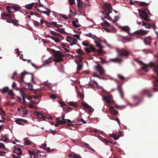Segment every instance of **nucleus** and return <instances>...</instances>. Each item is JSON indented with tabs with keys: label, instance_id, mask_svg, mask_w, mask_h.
I'll return each mask as SVG.
<instances>
[{
	"label": "nucleus",
	"instance_id": "f257e3e1",
	"mask_svg": "<svg viewBox=\"0 0 158 158\" xmlns=\"http://www.w3.org/2000/svg\"><path fill=\"white\" fill-rule=\"evenodd\" d=\"M54 55V60L56 62H59L63 60V57L64 55L61 53V52L59 51H56L54 49H51Z\"/></svg>",
	"mask_w": 158,
	"mask_h": 158
},
{
	"label": "nucleus",
	"instance_id": "f03ea898",
	"mask_svg": "<svg viewBox=\"0 0 158 158\" xmlns=\"http://www.w3.org/2000/svg\"><path fill=\"white\" fill-rule=\"evenodd\" d=\"M139 14L140 17H142L145 21H149L150 19H148V14H151L150 11L147 9H145L144 10L138 9Z\"/></svg>",
	"mask_w": 158,
	"mask_h": 158
},
{
	"label": "nucleus",
	"instance_id": "7ed1b4c3",
	"mask_svg": "<svg viewBox=\"0 0 158 158\" xmlns=\"http://www.w3.org/2000/svg\"><path fill=\"white\" fill-rule=\"evenodd\" d=\"M103 8L105 12L104 13L106 15V16H105V18L109 20H112V19L109 15V14L112 12L110 5L109 4L106 3L104 5Z\"/></svg>",
	"mask_w": 158,
	"mask_h": 158
},
{
	"label": "nucleus",
	"instance_id": "20e7f679",
	"mask_svg": "<svg viewBox=\"0 0 158 158\" xmlns=\"http://www.w3.org/2000/svg\"><path fill=\"white\" fill-rule=\"evenodd\" d=\"M103 42L101 40H98V41L95 40V43L97 47L99 48V49L97 50V52L100 55H101L103 53V51L102 49L103 46L101 44L102 42Z\"/></svg>",
	"mask_w": 158,
	"mask_h": 158
},
{
	"label": "nucleus",
	"instance_id": "39448f33",
	"mask_svg": "<svg viewBox=\"0 0 158 158\" xmlns=\"http://www.w3.org/2000/svg\"><path fill=\"white\" fill-rule=\"evenodd\" d=\"M116 50L118 55L122 56L127 57L129 54V52L124 49H118Z\"/></svg>",
	"mask_w": 158,
	"mask_h": 158
},
{
	"label": "nucleus",
	"instance_id": "423d86ee",
	"mask_svg": "<svg viewBox=\"0 0 158 158\" xmlns=\"http://www.w3.org/2000/svg\"><path fill=\"white\" fill-rule=\"evenodd\" d=\"M64 117V115L63 114L61 117L56 118V119L59 121L64 122V124L66 123H68V124L69 126H72L73 125L72 123H71V121L70 120L68 119H65Z\"/></svg>",
	"mask_w": 158,
	"mask_h": 158
},
{
	"label": "nucleus",
	"instance_id": "0eeeda50",
	"mask_svg": "<svg viewBox=\"0 0 158 158\" xmlns=\"http://www.w3.org/2000/svg\"><path fill=\"white\" fill-rule=\"evenodd\" d=\"M94 69L99 73V75H103L105 73V71L103 67L99 64L94 66Z\"/></svg>",
	"mask_w": 158,
	"mask_h": 158
},
{
	"label": "nucleus",
	"instance_id": "6e6552de",
	"mask_svg": "<svg viewBox=\"0 0 158 158\" xmlns=\"http://www.w3.org/2000/svg\"><path fill=\"white\" fill-rule=\"evenodd\" d=\"M85 51L88 53H90L92 52H96L97 51L96 49L94 47V45L91 44L88 47L85 48Z\"/></svg>",
	"mask_w": 158,
	"mask_h": 158
},
{
	"label": "nucleus",
	"instance_id": "1a4fd4ad",
	"mask_svg": "<svg viewBox=\"0 0 158 158\" xmlns=\"http://www.w3.org/2000/svg\"><path fill=\"white\" fill-rule=\"evenodd\" d=\"M66 40L68 42L70 43L71 46L76 44L77 42V40L76 39L69 36L67 37Z\"/></svg>",
	"mask_w": 158,
	"mask_h": 158
},
{
	"label": "nucleus",
	"instance_id": "9d476101",
	"mask_svg": "<svg viewBox=\"0 0 158 158\" xmlns=\"http://www.w3.org/2000/svg\"><path fill=\"white\" fill-rule=\"evenodd\" d=\"M141 95L144 94L147 96L149 98L152 96L151 91L149 89H144L141 92Z\"/></svg>",
	"mask_w": 158,
	"mask_h": 158
},
{
	"label": "nucleus",
	"instance_id": "9b49d317",
	"mask_svg": "<svg viewBox=\"0 0 158 158\" xmlns=\"http://www.w3.org/2000/svg\"><path fill=\"white\" fill-rule=\"evenodd\" d=\"M15 122L17 124L22 125H24L23 123L27 124H28V121L27 120H24L22 118H18L15 121Z\"/></svg>",
	"mask_w": 158,
	"mask_h": 158
},
{
	"label": "nucleus",
	"instance_id": "f8f14e48",
	"mask_svg": "<svg viewBox=\"0 0 158 158\" xmlns=\"http://www.w3.org/2000/svg\"><path fill=\"white\" fill-rule=\"evenodd\" d=\"M132 98L137 101V102L136 104V105L139 104L142 101L143 98L142 96H139V95H133L132 96Z\"/></svg>",
	"mask_w": 158,
	"mask_h": 158
},
{
	"label": "nucleus",
	"instance_id": "ddd939ff",
	"mask_svg": "<svg viewBox=\"0 0 158 158\" xmlns=\"http://www.w3.org/2000/svg\"><path fill=\"white\" fill-rule=\"evenodd\" d=\"M154 88L152 89L154 92L156 91H158L157 89L156 88V87H158V79L156 77H155L154 80L153 82Z\"/></svg>",
	"mask_w": 158,
	"mask_h": 158
},
{
	"label": "nucleus",
	"instance_id": "4468645a",
	"mask_svg": "<svg viewBox=\"0 0 158 158\" xmlns=\"http://www.w3.org/2000/svg\"><path fill=\"white\" fill-rule=\"evenodd\" d=\"M150 66L151 67H154V70L156 73L158 77V63H152L151 64Z\"/></svg>",
	"mask_w": 158,
	"mask_h": 158
},
{
	"label": "nucleus",
	"instance_id": "2eb2a0df",
	"mask_svg": "<svg viewBox=\"0 0 158 158\" xmlns=\"http://www.w3.org/2000/svg\"><path fill=\"white\" fill-rule=\"evenodd\" d=\"M152 39L150 37L148 36L145 38L144 40V42L146 45H150L151 43Z\"/></svg>",
	"mask_w": 158,
	"mask_h": 158
},
{
	"label": "nucleus",
	"instance_id": "dca6fc26",
	"mask_svg": "<svg viewBox=\"0 0 158 158\" xmlns=\"http://www.w3.org/2000/svg\"><path fill=\"white\" fill-rule=\"evenodd\" d=\"M135 33L137 34H139L141 35H144L147 34V32L145 31H144L142 29H140L138 31H135Z\"/></svg>",
	"mask_w": 158,
	"mask_h": 158
},
{
	"label": "nucleus",
	"instance_id": "f3484780",
	"mask_svg": "<svg viewBox=\"0 0 158 158\" xmlns=\"http://www.w3.org/2000/svg\"><path fill=\"white\" fill-rule=\"evenodd\" d=\"M109 110L110 112L114 115H118V111L115 109L113 106H111Z\"/></svg>",
	"mask_w": 158,
	"mask_h": 158
},
{
	"label": "nucleus",
	"instance_id": "a211bd4d",
	"mask_svg": "<svg viewBox=\"0 0 158 158\" xmlns=\"http://www.w3.org/2000/svg\"><path fill=\"white\" fill-rule=\"evenodd\" d=\"M28 73L26 71H24L23 73H21L20 75H19L17 77H20V80L21 82H23V77H24V76L25 74H27Z\"/></svg>",
	"mask_w": 158,
	"mask_h": 158
},
{
	"label": "nucleus",
	"instance_id": "6ab92c4d",
	"mask_svg": "<svg viewBox=\"0 0 158 158\" xmlns=\"http://www.w3.org/2000/svg\"><path fill=\"white\" fill-rule=\"evenodd\" d=\"M121 29L127 33L129 34L130 35L129 31L130 30V28L128 26H123L121 28Z\"/></svg>",
	"mask_w": 158,
	"mask_h": 158
},
{
	"label": "nucleus",
	"instance_id": "aec40b11",
	"mask_svg": "<svg viewBox=\"0 0 158 158\" xmlns=\"http://www.w3.org/2000/svg\"><path fill=\"white\" fill-rule=\"evenodd\" d=\"M24 143L27 145H30L32 144L33 143L29 140L27 138H25L24 139Z\"/></svg>",
	"mask_w": 158,
	"mask_h": 158
},
{
	"label": "nucleus",
	"instance_id": "412c9836",
	"mask_svg": "<svg viewBox=\"0 0 158 158\" xmlns=\"http://www.w3.org/2000/svg\"><path fill=\"white\" fill-rule=\"evenodd\" d=\"M103 98L108 103H110L112 100V97L110 96H104Z\"/></svg>",
	"mask_w": 158,
	"mask_h": 158
},
{
	"label": "nucleus",
	"instance_id": "4be33fe9",
	"mask_svg": "<svg viewBox=\"0 0 158 158\" xmlns=\"http://www.w3.org/2000/svg\"><path fill=\"white\" fill-rule=\"evenodd\" d=\"M59 102L60 104V106L61 107H64L67 110H68L69 109H71L73 108L69 107L68 106H67L63 102Z\"/></svg>",
	"mask_w": 158,
	"mask_h": 158
},
{
	"label": "nucleus",
	"instance_id": "5701e85b",
	"mask_svg": "<svg viewBox=\"0 0 158 158\" xmlns=\"http://www.w3.org/2000/svg\"><path fill=\"white\" fill-rule=\"evenodd\" d=\"M56 123L54 124V126L56 127H57L60 125H64V122L59 121L56 119Z\"/></svg>",
	"mask_w": 158,
	"mask_h": 158
},
{
	"label": "nucleus",
	"instance_id": "b1692460",
	"mask_svg": "<svg viewBox=\"0 0 158 158\" xmlns=\"http://www.w3.org/2000/svg\"><path fill=\"white\" fill-rule=\"evenodd\" d=\"M136 2L140 6H146L148 4V3L141 1H136Z\"/></svg>",
	"mask_w": 158,
	"mask_h": 158
},
{
	"label": "nucleus",
	"instance_id": "393cba45",
	"mask_svg": "<svg viewBox=\"0 0 158 158\" xmlns=\"http://www.w3.org/2000/svg\"><path fill=\"white\" fill-rule=\"evenodd\" d=\"M142 22L143 23L142 26H144L146 28H150L152 27V25L150 24L145 23L143 21H142Z\"/></svg>",
	"mask_w": 158,
	"mask_h": 158
},
{
	"label": "nucleus",
	"instance_id": "a878e982",
	"mask_svg": "<svg viewBox=\"0 0 158 158\" xmlns=\"http://www.w3.org/2000/svg\"><path fill=\"white\" fill-rule=\"evenodd\" d=\"M118 90L119 93L120 94V95L121 96V98L123 99L124 95V93L121 87L119 86H118Z\"/></svg>",
	"mask_w": 158,
	"mask_h": 158
},
{
	"label": "nucleus",
	"instance_id": "bb28decb",
	"mask_svg": "<svg viewBox=\"0 0 158 158\" xmlns=\"http://www.w3.org/2000/svg\"><path fill=\"white\" fill-rule=\"evenodd\" d=\"M8 95L11 97L10 98L11 99H15L14 97L15 96V94L12 90H10L9 91Z\"/></svg>",
	"mask_w": 158,
	"mask_h": 158
},
{
	"label": "nucleus",
	"instance_id": "cd10ccee",
	"mask_svg": "<svg viewBox=\"0 0 158 158\" xmlns=\"http://www.w3.org/2000/svg\"><path fill=\"white\" fill-rule=\"evenodd\" d=\"M50 33L51 34L55 36H57L58 37L62 36V35L54 31H50Z\"/></svg>",
	"mask_w": 158,
	"mask_h": 158
},
{
	"label": "nucleus",
	"instance_id": "c85d7f7f",
	"mask_svg": "<svg viewBox=\"0 0 158 158\" xmlns=\"http://www.w3.org/2000/svg\"><path fill=\"white\" fill-rule=\"evenodd\" d=\"M111 61L112 62L120 63L122 61V60L120 58H115L112 59H111Z\"/></svg>",
	"mask_w": 158,
	"mask_h": 158
},
{
	"label": "nucleus",
	"instance_id": "c756f323",
	"mask_svg": "<svg viewBox=\"0 0 158 158\" xmlns=\"http://www.w3.org/2000/svg\"><path fill=\"white\" fill-rule=\"evenodd\" d=\"M1 19H5L3 17H2V16H6V17H11V15L9 14H6V12H2V13L1 14Z\"/></svg>",
	"mask_w": 158,
	"mask_h": 158
},
{
	"label": "nucleus",
	"instance_id": "7c9ffc66",
	"mask_svg": "<svg viewBox=\"0 0 158 158\" xmlns=\"http://www.w3.org/2000/svg\"><path fill=\"white\" fill-rule=\"evenodd\" d=\"M82 106L83 107L89 110L91 109V107L87 104L86 103H84L82 104Z\"/></svg>",
	"mask_w": 158,
	"mask_h": 158
},
{
	"label": "nucleus",
	"instance_id": "2f4dec72",
	"mask_svg": "<svg viewBox=\"0 0 158 158\" xmlns=\"http://www.w3.org/2000/svg\"><path fill=\"white\" fill-rule=\"evenodd\" d=\"M34 5V3H32L31 4L27 5L25 6V8L27 9H31Z\"/></svg>",
	"mask_w": 158,
	"mask_h": 158
},
{
	"label": "nucleus",
	"instance_id": "473e14b6",
	"mask_svg": "<svg viewBox=\"0 0 158 158\" xmlns=\"http://www.w3.org/2000/svg\"><path fill=\"white\" fill-rule=\"evenodd\" d=\"M68 105L71 106H73L75 107H77L78 106V104H77L76 102H69L68 103Z\"/></svg>",
	"mask_w": 158,
	"mask_h": 158
},
{
	"label": "nucleus",
	"instance_id": "72a5a7b5",
	"mask_svg": "<svg viewBox=\"0 0 158 158\" xmlns=\"http://www.w3.org/2000/svg\"><path fill=\"white\" fill-rule=\"evenodd\" d=\"M47 10H48V11H43L42 10H40L39 9H37V10L38 11H40L42 13L44 14H46L47 15H49L50 13L51 12V10L48 9H47Z\"/></svg>",
	"mask_w": 158,
	"mask_h": 158
},
{
	"label": "nucleus",
	"instance_id": "f704fd0d",
	"mask_svg": "<svg viewBox=\"0 0 158 158\" xmlns=\"http://www.w3.org/2000/svg\"><path fill=\"white\" fill-rule=\"evenodd\" d=\"M77 71H80L83 68L82 64H79L77 63Z\"/></svg>",
	"mask_w": 158,
	"mask_h": 158
},
{
	"label": "nucleus",
	"instance_id": "c9c22d12",
	"mask_svg": "<svg viewBox=\"0 0 158 158\" xmlns=\"http://www.w3.org/2000/svg\"><path fill=\"white\" fill-rule=\"evenodd\" d=\"M72 23L73 26L75 27H78L81 26L79 24H78L76 23V21L75 20L72 21Z\"/></svg>",
	"mask_w": 158,
	"mask_h": 158
},
{
	"label": "nucleus",
	"instance_id": "e433bc0d",
	"mask_svg": "<svg viewBox=\"0 0 158 158\" xmlns=\"http://www.w3.org/2000/svg\"><path fill=\"white\" fill-rule=\"evenodd\" d=\"M76 51L78 53L81 55H84L85 54L82 50L81 49H77Z\"/></svg>",
	"mask_w": 158,
	"mask_h": 158
},
{
	"label": "nucleus",
	"instance_id": "4c0bfd02",
	"mask_svg": "<svg viewBox=\"0 0 158 158\" xmlns=\"http://www.w3.org/2000/svg\"><path fill=\"white\" fill-rule=\"evenodd\" d=\"M19 22L18 20L14 19L13 20L12 23L14 25L17 26H18L19 25V24L18 23Z\"/></svg>",
	"mask_w": 158,
	"mask_h": 158
},
{
	"label": "nucleus",
	"instance_id": "58836bf2",
	"mask_svg": "<svg viewBox=\"0 0 158 158\" xmlns=\"http://www.w3.org/2000/svg\"><path fill=\"white\" fill-rule=\"evenodd\" d=\"M9 89L8 87L7 86H6L2 88V92L3 93H5L8 91Z\"/></svg>",
	"mask_w": 158,
	"mask_h": 158
},
{
	"label": "nucleus",
	"instance_id": "ea45409f",
	"mask_svg": "<svg viewBox=\"0 0 158 158\" xmlns=\"http://www.w3.org/2000/svg\"><path fill=\"white\" fill-rule=\"evenodd\" d=\"M78 4V7H82V2L81 0H77Z\"/></svg>",
	"mask_w": 158,
	"mask_h": 158
},
{
	"label": "nucleus",
	"instance_id": "a19ab883",
	"mask_svg": "<svg viewBox=\"0 0 158 158\" xmlns=\"http://www.w3.org/2000/svg\"><path fill=\"white\" fill-rule=\"evenodd\" d=\"M81 122L83 123L84 124H85L86 123V121L84 120L82 118H81L80 120L79 119H77V124H81L80 123V122Z\"/></svg>",
	"mask_w": 158,
	"mask_h": 158
},
{
	"label": "nucleus",
	"instance_id": "79ce46f5",
	"mask_svg": "<svg viewBox=\"0 0 158 158\" xmlns=\"http://www.w3.org/2000/svg\"><path fill=\"white\" fill-rule=\"evenodd\" d=\"M101 25L102 26H110L109 23L106 21H105L104 23H101Z\"/></svg>",
	"mask_w": 158,
	"mask_h": 158
},
{
	"label": "nucleus",
	"instance_id": "37998d69",
	"mask_svg": "<svg viewBox=\"0 0 158 158\" xmlns=\"http://www.w3.org/2000/svg\"><path fill=\"white\" fill-rule=\"evenodd\" d=\"M110 137L113 138L114 139L116 140L118 139V138H116V135L115 133H113L112 134H110Z\"/></svg>",
	"mask_w": 158,
	"mask_h": 158
},
{
	"label": "nucleus",
	"instance_id": "c03bdc74",
	"mask_svg": "<svg viewBox=\"0 0 158 158\" xmlns=\"http://www.w3.org/2000/svg\"><path fill=\"white\" fill-rule=\"evenodd\" d=\"M0 148L3 149L4 150H7V148L5 147L4 144L2 143H0Z\"/></svg>",
	"mask_w": 158,
	"mask_h": 158
},
{
	"label": "nucleus",
	"instance_id": "a18cd8bd",
	"mask_svg": "<svg viewBox=\"0 0 158 158\" xmlns=\"http://www.w3.org/2000/svg\"><path fill=\"white\" fill-rule=\"evenodd\" d=\"M58 32L64 34L67 33L66 32H65L64 31V28L59 29L58 31Z\"/></svg>",
	"mask_w": 158,
	"mask_h": 158
},
{
	"label": "nucleus",
	"instance_id": "49530a36",
	"mask_svg": "<svg viewBox=\"0 0 158 158\" xmlns=\"http://www.w3.org/2000/svg\"><path fill=\"white\" fill-rule=\"evenodd\" d=\"M69 156L72 157V158H82L80 156L74 154H70Z\"/></svg>",
	"mask_w": 158,
	"mask_h": 158
},
{
	"label": "nucleus",
	"instance_id": "de8ad7c7",
	"mask_svg": "<svg viewBox=\"0 0 158 158\" xmlns=\"http://www.w3.org/2000/svg\"><path fill=\"white\" fill-rule=\"evenodd\" d=\"M14 152L18 155H21L22 154V152L21 151H18V150L14 149Z\"/></svg>",
	"mask_w": 158,
	"mask_h": 158
},
{
	"label": "nucleus",
	"instance_id": "09e8293b",
	"mask_svg": "<svg viewBox=\"0 0 158 158\" xmlns=\"http://www.w3.org/2000/svg\"><path fill=\"white\" fill-rule=\"evenodd\" d=\"M10 6H7L6 7V10L9 13H13V11H11L10 10L11 9H10Z\"/></svg>",
	"mask_w": 158,
	"mask_h": 158
},
{
	"label": "nucleus",
	"instance_id": "8fccbe9b",
	"mask_svg": "<svg viewBox=\"0 0 158 158\" xmlns=\"http://www.w3.org/2000/svg\"><path fill=\"white\" fill-rule=\"evenodd\" d=\"M33 22L35 26H38L40 25V23L36 21L33 20Z\"/></svg>",
	"mask_w": 158,
	"mask_h": 158
},
{
	"label": "nucleus",
	"instance_id": "3c124183",
	"mask_svg": "<svg viewBox=\"0 0 158 158\" xmlns=\"http://www.w3.org/2000/svg\"><path fill=\"white\" fill-rule=\"evenodd\" d=\"M82 44L85 47H88L90 45V44H89L85 42V41H83L82 42Z\"/></svg>",
	"mask_w": 158,
	"mask_h": 158
},
{
	"label": "nucleus",
	"instance_id": "603ef678",
	"mask_svg": "<svg viewBox=\"0 0 158 158\" xmlns=\"http://www.w3.org/2000/svg\"><path fill=\"white\" fill-rule=\"evenodd\" d=\"M99 58L101 60V62L102 64H104L107 63V62L106 60L103 59L102 57H100Z\"/></svg>",
	"mask_w": 158,
	"mask_h": 158
},
{
	"label": "nucleus",
	"instance_id": "864d4df0",
	"mask_svg": "<svg viewBox=\"0 0 158 158\" xmlns=\"http://www.w3.org/2000/svg\"><path fill=\"white\" fill-rule=\"evenodd\" d=\"M37 153H40V154H39L40 155L42 156H44L46 155V153L45 152H40L39 151H37Z\"/></svg>",
	"mask_w": 158,
	"mask_h": 158
},
{
	"label": "nucleus",
	"instance_id": "5fc2aeb1",
	"mask_svg": "<svg viewBox=\"0 0 158 158\" xmlns=\"http://www.w3.org/2000/svg\"><path fill=\"white\" fill-rule=\"evenodd\" d=\"M85 146L87 148H88L91 151H94V149L91 148L89 144L86 143H85Z\"/></svg>",
	"mask_w": 158,
	"mask_h": 158
},
{
	"label": "nucleus",
	"instance_id": "6e6d98bb",
	"mask_svg": "<svg viewBox=\"0 0 158 158\" xmlns=\"http://www.w3.org/2000/svg\"><path fill=\"white\" fill-rule=\"evenodd\" d=\"M69 4L72 6L75 4V0H69Z\"/></svg>",
	"mask_w": 158,
	"mask_h": 158
},
{
	"label": "nucleus",
	"instance_id": "4d7b16f0",
	"mask_svg": "<svg viewBox=\"0 0 158 158\" xmlns=\"http://www.w3.org/2000/svg\"><path fill=\"white\" fill-rule=\"evenodd\" d=\"M57 23L55 22H51V25L52 26V27H56V26Z\"/></svg>",
	"mask_w": 158,
	"mask_h": 158
},
{
	"label": "nucleus",
	"instance_id": "13d9d810",
	"mask_svg": "<svg viewBox=\"0 0 158 158\" xmlns=\"http://www.w3.org/2000/svg\"><path fill=\"white\" fill-rule=\"evenodd\" d=\"M142 69L144 70L146 72H148V66H144L142 67Z\"/></svg>",
	"mask_w": 158,
	"mask_h": 158
},
{
	"label": "nucleus",
	"instance_id": "bf43d9fd",
	"mask_svg": "<svg viewBox=\"0 0 158 158\" xmlns=\"http://www.w3.org/2000/svg\"><path fill=\"white\" fill-rule=\"evenodd\" d=\"M17 76V73L16 72H15L13 74V76L11 77L12 79L14 80L16 78V76Z\"/></svg>",
	"mask_w": 158,
	"mask_h": 158
},
{
	"label": "nucleus",
	"instance_id": "052dcab7",
	"mask_svg": "<svg viewBox=\"0 0 158 158\" xmlns=\"http://www.w3.org/2000/svg\"><path fill=\"white\" fill-rule=\"evenodd\" d=\"M37 116H38L39 117H43V120H44V116H43L42 114L40 113H37Z\"/></svg>",
	"mask_w": 158,
	"mask_h": 158
},
{
	"label": "nucleus",
	"instance_id": "680f3d73",
	"mask_svg": "<svg viewBox=\"0 0 158 158\" xmlns=\"http://www.w3.org/2000/svg\"><path fill=\"white\" fill-rule=\"evenodd\" d=\"M104 142L106 144H109V143H113V142H110L106 139H104Z\"/></svg>",
	"mask_w": 158,
	"mask_h": 158
},
{
	"label": "nucleus",
	"instance_id": "e2e57ef3",
	"mask_svg": "<svg viewBox=\"0 0 158 158\" xmlns=\"http://www.w3.org/2000/svg\"><path fill=\"white\" fill-rule=\"evenodd\" d=\"M118 76L122 81L123 80L125 79V77L121 75L118 74Z\"/></svg>",
	"mask_w": 158,
	"mask_h": 158
},
{
	"label": "nucleus",
	"instance_id": "0e129e2a",
	"mask_svg": "<svg viewBox=\"0 0 158 158\" xmlns=\"http://www.w3.org/2000/svg\"><path fill=\"white\" fill-rule=\"evenodd\" d=\"M29 153H30L31 157L33 156L35 154V152H32L30 151H29Z\"/></svg>",
	"mask_w": 158,
	"mask_h": 158
},
{
	"label": "nucleus",
	"instance_id": "69168bd1",
	"mask_svg": "<svg viewBox=\"0 0 158 158\" xmlns=\"http://www.w3.org/2000/svg\"><path fill=\"white\" fill-rule=\"evenodd\" d=\"M54 40L55 42L57 43H59L60 41V40H59L58 38L56 37H55Z\"/></svg>",
	"mask_w": 158,
	"mask_h": 158
},
{
	"label": "nucleus",
	"instance_id": "338daca9",
	"mask_svg": "<svg viewBox=\"0 0 158 158\" xmlns=\"http://www.w3.org/2000/svg\"><path fill=\"white\" fill-rule=\"evenodd\" d=\"M60 16L62 17L63 18L65 19H69L68 17H67V16L65 15H62V14H60Z\"/></svg>",
	"mask_w": 158,
	"mask_h": 158
},
{
	"label": "nucleus",
	"instance_id": "774afa93",
	"mask_svg": "<svg viewBox=\"0 0 158 158\" xmlns=\"http://www.w3.org/2000/svg\"><path fill=\"white\" fill-rule=\"evenodd\" d=\"M49 132L50 133H51L53 135H55V133H56V130L52 131L51 129H50V131H49Z\"/></svg>",
	"mask_w": 158,
	"mask_h": 158
}]
</instances>
